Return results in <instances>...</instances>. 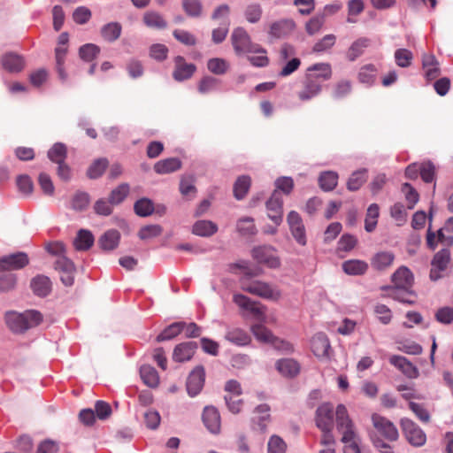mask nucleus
Listing matches in <instances>:
<instances>
[{
  "label": "nucleus",
  "instance_id": "b1692460",
  "mask_svg": "<svg viewBox=\"0 0 453 453\" xmlns=\"http://www.w3.org/2000/svg\"><path fill=\"white\" fill-rule=\"evenodd\" d=\"M395 260V255L391 251L377 252L371 259V265L377 271H384L389 268Z\"/></svg>",
  "mask_w": 453,
  "mask_h": 453
},
{
  "label": "nucleus",
  "instance_id": "ddd939ff",
  "mask_svg": "<svg viewBox=\"0 0 453 453\" xmlns=\"http://www.w3.org/2000/svg\"><path fill=\"white\" fill-rule=\"evenodd\" d=\"M253 257L260 264L266 265L270 268L280 266V259L275 256L274 250L271 246H260L252 250Z\"/></svg>",
  "mask_w": 453,
  "mask_h": 453
},
{
  "label": "nucleus",
  "instance_id": "a18cd8bd",
  "mask_svg": "<svg viewBox=\"0 0 453 453\" xmlns=\"http://www.w3.org/2000/svg\"><path fill=\"white\" fill-rule=\"evenodd\" d=\"M237 231L243 236H252L257 234L254 219L251 217L240 219L236 224Z\"/></svg>",
  "mask_w": 453,
  "mask_h": 453
},
{
  "label": "nucleus",
  "instance_id": "f03ea898",
  "mask_svg": "<svg viewBox=\"0 0 453 453\" xmlns=\"http://www.w3.org/2000/svg\"><path fill=\"white\" fill-rule=\"evenodd\" d=\"M8 327L14 333H23L38 326L42 321V315L35 310H28L23 313L9 311L5 315Z\"/></svg>",
  "mask_w": 453,
  "mask_h": 453
},
{
  "label": "nucleus",
  "instance_id": "aec40b11",
  "mask_svg": "<svg viewBox=\"0 0 453 453\" xmlns=\"http://www.w3.org/2000/svg\"><path fill=\"white\" fill-rule=\"evenodd\" d=\"M311 350L319 358H328L330 342L324 333L316 334L311 342Z\"/></svg>",
  "mask_w": 453,
  "mask_h": 453
},
{
  "label": "nucleus",
  "instance_id": "cd10ccee",
  "mask_svg": "<svg viewBox=\"0 0 453 453\" xmlns=\"http://www.w3.org/2000/svg\"><path fill=\"white\" fill-rule=\"evenodd\" d=\"M30 286L35 295L42 297L48 296L51 290L50 280L44 275H37L33 278Z\"/></svg>",
  "mask_w": 453,
  "mask_h": 453
},
{
  "label": "nucleus",
  "instance_id": "9b49d317",
  "mask_svg": "<svg viewBox=\"0 0 453 453\" xmlns=\"http://www.w3.org/2000/svg\"><path fill=\"white\" fill-rule=\"evenodd\" d=\"M173 63V78L176 81L180 82L190 79L196 71V65L188 63L182 56L175 57Z\"/></svg>",
  "mask_w": 453,
  "mask_h": 453
},
{
  "label": "nucleus",
  "instance_id": "a211bd4d",
  "mask_svg": "<svg viewBox=\"0 0 453 453\" xmlns=\"http://www.w3.org/2000/svg\"><path fill=\"white\" fill-rule=\"evenodd\" d=\"M197 343L195 342H185L177 344L173 352V360L178 363L189 361L197 349Z\"/></svg>",
  "mask_w": 453,
  "mask_h": 453
},
{
  "label": "nucleus",
  "instance_id": "f704fd0d",
  "mask_svg": "<svg viewBox=\"0 0 453 453\" xmlns=\"http://www.w3.org/2000/svg\"><path fill=\"white\" fill-rule=\"evenodd\" d=\"M185 326V322L172 323L157 336V342H160L173 339L184 330Z\"/></svg>",
  "mask_w": 453,
  "mask_h": 453
},
{
  "label": "nucleus",
  "instance_id": "c756f323",
  "mask_svg": "<svg viewBox=\"0 0 453 453\" xmlns=\"http://www.w3.org/2000/svg\"><path fill=\"white\" fill-rule=\"evenodd\" d=\"M422 65L427 80H434L440 75L439 63L434 55H424Z\"/></svg>",
  "mask_w": 453,
  "mask_h": 453
},
{
  "label": "nucleus",
  "instance_id": "6e6552de",
  "mask_svg": "<svg viewBox=\"0 0 453 453\" xmlns=\"http://www.w3.org/2000/svg\"><path fill=\"white\" fill-rule=\"evenodd\" d=\"M205 380V371L203 365L196 366L189 373L186 387L188 394L194 397L197 395L203 388Z\"/></svg>",
  "mask_w": 453,
  "mask_h": 453
},
{
  "label": "nucleus",
  "instance_id": "864d4df0",
  "mask_svg": "<svg viewBox=\"0 0 453 453\" xmlns=\"http://www.w3.org/2000/svg\"><path fill=\"white\" fill-rule=\"evenodd\" d=\"M108 166L106 158L96 159L88 169L87 175L89 179H97L103 175Z\"/></svg>",
  "mask_w": 453,
  "mask_h": 453
},
{
  "label": "nucleus",
  "instance_id": "79ce46f5",
  "mask_svg": "<svg viewBox=\"0 0 453 453\" xmlns=\"http://www.w3.org/2000/svg\"><path fill=\"white\" fill-rule=\"evenodd\" d=\"M251 180L248 175L240 176L234 185V195L237 200H242L248 193Z\"/></svg>",
  "mask_w": 453,
  "mask_h": 453
},
{
  "label": "nucleus",
  "instance_id": "3c124183",
  "mask_svg": "<svg viewBox=\"0 0 453 453\" xmlns=\"http://www.w3.org/2000/svg\"><path fill=\"white\" fill-rule=\"evenodd\" d=\"M378 217L379 206L376 203H372L367 209L365 220V228L368 233H371L375 229Z\"/></svg>",
  "mask_w": 453,
  "mask_h": 453
},
{
  "label": "nucleus",
  "instance_id": "774afa93",
  "mask_svg": "<svg viewBox=\"0 0 453 453\" xmlns=\"http://www.w3.org/2000/svg\"><path fill=\"white\" fill-rule=\"evenodd\" d=\"M286 448L285 441L280 436H271L267 444L268 453H285Z\"/></svg>",
  "mask_w": 453,
  "mask_h": 453
},
{
  "label": "nucleus",
  "instance_id": "f8f14e48",
  "mask_svg": "<svg viewBox=\"0 0 453 453\" xmlns=\"http://www.w3.org/2000/svg\"><path fill=\"white\" fill-rule=\"evenodd\" d=\"M287 221L295 240L302 246L306 245L305 227L300 215L291 211L287 217Z\"/></svg>",
  "mask_w": 453,
  "mask_h": 453
},
{
  "label": "nucleus",
  "instance_id": "39448f33",
  "mask_svg": "<svg viewBox=\"0 0 453 453\" xmlns=\"http://www.w3.org/2000/svg\"><path fill=\"white\" fill-rule=\"evenodd\" d=\"M233 302L242 311H249L256 319L265 321V306L242 294H234Z\"/></svg>",
  "mask_w": 453,
  "mask_h": 453
},
{
  "label": "nucleus",
  "instance_id": "052dcab7",
  "mask_svg": "<svg viewBox=\"0 0 453 453\" xmlns=\"http://www.w3.org/2000/svg\"><path fill=\"white\" fill-rule=\"evenodd\" d=\"M308 72H319V73L314 75L317 80L321 78L324 81H327L332 76L331 65L328 63H318L310 66Z\"/></svg>",
  "mask_w": 453,
  "mask_h": 453
},
{
  "label": "nucleus",
  "instance_id": "bb28decb",
  "mask_svg": "<svg viewBox=\"0 0 453 453\" xmlns=\"http://www.w3.org/2000/svg\"><path fill=\"white\" fill-rule=\"evenodd\" d=\"M182 163L178 157H169L157 161L154 171L158 174H168L181 168Z\"/></svg>",
  "mask_w": 453,
  "mask_h": 453
},
{
  "label": "nucleus",
  "instance_id": "0e129e2a",
  "mask_svg": "<svg viewBox=\"0 0 453 453\" xmlns=\"http://www.w3.org/2000/svg\"><path fill=\"white\" fill-rule=\"evenodd\" d=\"M336 37L334 35H326L313 45L312 51L317 53L324 52L331 49L334 45Z\"/></svg>",
  "mask_w": 453,
  "mask_h": 453
},
{
  "label": "nucleus",
  "instance_id": "a878e982",
  "mask_svg": "<svg viewBox=\"0 0 453 453\" xmlns=\"http://www.w3.org/2000/svg\"><path fill=\"white\" fill-rule=\"evenodd\" d=\"M371 44V40L366 37H360L354 41L347 50L346 57L349 61L353 62L361 57L365 50Z\"/></svg>",
  "mask_w": 453,
  "mask_h": 453
},
{
  "label": "nucleus",
  "instance_id": "e2e57ef3",
  "mask_svg": "<svg viewBox=\"0 0 453 453\" xmlns=\"http://www.w3.org/2000/svg\"><path fill=\"white\" fill-rule=\"evenodd\" d=\"M173 35L178 42L186 46H194L197 42L196 36L186 30L175 29Z\"/></svg>",
  "mask_w": 453,
  "mask_h": 453
},
{
  "label": "nucleus",
  "instance_id": "ea45409f",
  "mask_svg": "<svg viewBox=\"0 0 453 453\" xmlns=\"http://www.w3.org/2000/svg\"><path fill=\"white\" fill-rule=\"evenodd\" d=\"M67 53V45L65 46H57L55 49V58H56V68L58 73L59 78L62 81H65L67 78V73L64 69V64L65 56Z\"/></svg>",
  "mask_w": 453,
  "mask_h": 453
},
{
  "label": "nucleus",
  "instance_id": "5fc2aeb1",
  "mask_svg": "<svg viewBox=\"0 0 453 453\" xmlns=\"http://www.w3.org/2000/svg\"><path fill=\"white\" fill-rule=\"evenodd\" d=\"M220 81L211 76H204L198 84V91L201 94H207L218 89Z\"/></svg>",
  "mask_w": 453,
  "mask_h": 453
},
{
  "label": "nucleus",
  "instance_id": "f3484780",
  "mask_svg": "<svg viewBox=\"0 0 453 453\" xmlns=\"http://www.w3.org/2000/svg\"><path fill=\"white\" fill-rule=\"evenodd\" d=\"M296 27V22L292 19H281L270 25L269 35L275 39L285 38L293 33Z\"/></svg>",
  "mask_w": 453,
  "mask_h": 453
},
{
  "label": "nucleus",
  "instance_id": "393cba45",
  "mask_svg": "<svg viewBox=\"0 0 453 453\" xmlns=\"http://www.w3.org/2000/svg\"><path fill=\"white\" fill-rule=\"evenodd\" d=\"M225 339L237 346H246L251 342L250 334L239 327L229 328L225 334Z\"/></svg>",
  "mask_w": 453,
  "mask_h": 453
},
{
  "label": "nucleus",
  "instance_id": "e433bc0d",
  "mask_svg": "<svg viewBox=\"0 0 453 453\" xmlns=\"http://www.w3.org/2000/svg\"><path fill=\"white\" fill-rule=\"evenodd\" d=\"M142 381L150 388H157L159 384V376L156 369L150 365H142L140 369Z\"/></svg>",
  "mask_w": 453,
  "mask_h": 453
},
{
  "label": "nucleus",
  "instance_id": "7c9ffc66",
  "mask_svg": "<svg viewBox=\"0 0 453 453\" xmlns=\"http://www.w3.org/2000/svg\"><path fill=\"white\" fill-rule=\"evenodd\" d=\"M387 296L398 302L412 304L415 303V293L411 288H389L387 290Z\"/></svg>",
  "mask_w": 453,
  "mask_h": 453
},
{
  "label": "nucleus",
  "instance_id": "dca6fc26",
  "mask_svg": "<svg viewBox=\"0 0 453 453\" xmlns=\"http://www.w3.org/2000/svg\"><path fill=\"white\" fill-rule=\"evenodd\" d=\"M316 425L320 430L333 429L334 407L329 403H324L316 411Z\"/></svg>",
  "mask_w": 453,
  "mask_h": 453
},
{
  "label": "nucleus",
  "instance_id": "2f4dec72",
  "mask_svg": "<svg viewBox=\"0 0 453 453\" xmlns=\"http://www.w3.org/2000/svg\"><path fill=\"white\" fill-rule=\"evenodd\" d=\"M218 231V226L211 220H198L193 225L194 234L202 237H210Z\"/></svg>",
  "mask_w": 453,
  "mask_h": 453
},
{
  "label": "nucleus",
  "instance_id": "13d9d810",
  "mask_svg": "<svg viewBox=\"0 0 453 453\" xmlns=\"http://www.w3.org/2000/svg\"><path fill=\"white\" fill-rule=\"evenodd\" d=\"M335 416L338 430H343V428L347 426L349 427L353 425L352 421L349 418L347 409L343 404H339L337 406Z\"/></svg>",
  "mask_w": 453,
  "mask_h": 453
},
{
  "label": "nucleus",
  "instance_id": "603ef678",
  "mask_svg": "<svg viewBox=\"0 0 453 453\" xmlns=\"http://www.w3.org/2000/svg\"><path fill=\"white\" fill-rule=\"evenodd\" d=\"M366 170H358L354 172L347 182V188L350 191H356L366 181Z\"/></svg>",
  "mask_w": 453,
  "mask_h": 453
},
{
  "label": "nucleus",
  "instance_id": "338daca9",
  "mask_svg": "<svg viewBox=\"0 0 453 453\" xmlns=\"http://www.w3.org/2000/svg\"><path fill=\"white\" fill-rule=\"evenodd\" d=\"M182 7L185 12L190 17H199L203 10L202 4L199 0H183Z\"/></svg>",
  "mask_w": 453,
  "mask_h": 453
},
{
  "label": "nucleus",
  "instance_id": "72a5a7b5",
  "mask_svg": "<svg viewBox=\"0 0 453 453\" xmlns=\"http://www.w3.org/2000/svg\"><path fill=\"white\" fill-rule=\"evenodd\" d=\"M342 266L343 272L349 275H361L368 269L367 263L359 259H349L344 261Z\"/></svg>",
  "mask_w": 453,
  "mask_h": 453
},
{
  "label": "nucleus",
  "instance_id": "473e14b6",
  "mask_svg": "<svg viewBox=\"0 0 453 453\" xmlns=\"http://www.w3.org/2000/svg\"><path fill=\"white\" fill-rule=\"evenodd\" d=\"M119 233L117 230H109L105 232L98 240V245L105 251L114 250L119 242Z\"/></svg>",
  "mask_w": 453,
  "mask_h": 453
},
{
  "label": "nucleus",
  "instance_id": "6ab92c4d",
  "mask_svg": "<svg viewBox=\"0 0 453 453\" xmlns=\"http://www.w3.org/2000/svg\"><path fill=\"white\" fill-rule=\"evenodd\" d=\"M1 65L9 73H19L25 67V59L21 55L7 52L1 57Z\"/></svg>",
  "mask_w": 453,
  "mask_h": 453
},
{
  "label": "nucleus",
  "instance_id": "7ed1b4c3",
  "mask_svg": "<svg viewBox=\"0 0 453 453\" xmlns=\"http://www.w3.org/2000/svg\"><path fill=\"white\" fill-rule=\"evenodd\" d=\"M231 42L236 54L266 53L259 44L253 43L243 27H236L231 35Z\"/></svg>",
  "mask_w": 453,
  "mask_h": 453
},
{
  "label": "nucleus",
  "instance_id": "4be33fe9",
  "mask_svg": "<svg viewBox=\"0 0 453 453\" xmlns=\"http://www.w3.org/2000/svg\"><path fill=\"white\" fill-rule=\"evenodd\" d=\"M389 362L409 378H417L418 376L417 367L403 356L394 355L389 358Z\"/></svg>",
  "mask_w": 453,
  "mask_h": 453
},
{
  "label": "nucleus",
  "instance_id": "4d7b16f0",
  "mask_svg": "<svg viewBox=\"0 0 453 453\" xmlns=\"http://www.w3.org/2000/svg\"><path fill=\"white\" fill-rule=\"evenodd\" d=\"M376 74V67L368 64L360 68L358 73V80L361 83L371 85L374 82Z\"/></svg>",
  "mask_w": 453,
  "mask_h": 453
},
{
  "label": "nucleus",
  "instance_id": "0eeeda50",
  "mask_svg": "<svg viewBox=\"0 0 453 453\" xmlns=\"http://www.w3.org/2000/svg\"><path fill=\"white\" fill-rule=\"evenodd\" d=\"M401 427L406 440L412 446L421 447L426 443V435L425 432L411 419L402 418Z\"/></svg>",
  "mask_w": 453,
  "mask_h": 453
},
{
  "label": "nucleus",
  "instance_id": "8fccbe9b",
  "mask_svg": "<svg viewBox=\"0 0 453 453\" xmlns=\"http://www.w3.org/2000/svg\"><path fill=\"white\" fill-rule=\"evenodd\" d=\"M207 68L214 74L222 75L227 72L229 64L224 58H212L208 60Z\"/></svg>",
  "mask_w": 453,
  "mask_h": 453
},
{
  "label": "nucleus",
  "instance_id": "09e8293b",
  "mask_svg": "<svg viewBox=\"0 0 453 453\" xmlns=\"http://www.w3.org/2000/svg\"><path fill=\"white\" fill-rule=\"evenodd\" d=\"M129 193V185L127 183H121L116 188H114L110 196V203L117 205L122 203Z\"/></svg>",
  "mask_w": 453,
  "mask_h": 453
},
{
  "label": "nucleus",
  "instance_id": "37998d69",
  "mask_svg": "<svg viewBox=\"0 0 453 453\" xmlns=\"http://www.w3.org/2000/svg\"><path fill=\"white\" fill-rule=\"evenodd\" d=\"M243 14L249 23L256 24L261 19L263 14L262 6L258 3H250L245 7Z\"/></svg>",
  "mask_w": 453,
  "mask_h": 453
},
{
  "label": "nucleus",
  "instance_id": "c03bdc74",
  "mask_svg": "<svg viewBox=\"0 0 453 453\" xmlns=\"http://www.w3.org/2000/svg\"><path fill=\"white\" fill-rule=\"evenodd\" d=\"M319 182L324 191L333 190L338 182V174L333 171H326L319 175Z\"/></svg>",
  "mask_w": 453,
  "mask_h": 453
},
{
  "label": "nucleus",
  "instance_id": "58836bf2",
  "mask_svg": "<svg viewBox=\"0 0 453 453\" xmlns=\"http://www.w3.org/2000/svg\"><path fill=\"white\" fill-rule=\"evenodd\" d=\"M121 29L119 23L110 22L101 28V35L105 41L111 42L119 38Z\"/></svg>",
  "mask_w": 453,
  "mask_h": 453
},
{
  "label": "nucleus",
  "instance_id": "680f3d73",
  "mask_svg": "<svg viewBox=\"0 0 453 453\" xmlns=\"http://www.w3.org/2000/svg\"><path fill=\"white\" fill-rule=\"evenodd\" d=\"M99 52V47L93 43H87L81 46L79 50L81 58L87 62L92 61Z\"/></svg>",
  "mask_w": 453,
  "mask_h": 453
},
{
  "label": "nucleus",
  "instance_id": "c9c22d12",
  "mask_svg": "<svg viewBox=\"0 0 453 453\" xmlns=\"http://www.w3.org/2000/svg\"><path fill=\"white\" fill-rule=\"evenodd\" d=\"M94 243V236L90 231L81 229L73 241L77 250H88Z\"/></svg>",
  "mask_w": 453,
  "mask_h": 453
},
{
  "label": "nucleus",
  "instance_id": "bf43d9fd",
  "mask_svg": "<svg viewBox=\"0 0 453 453\" xmlns=\"http://www.w3.org/2000/svg\"><path fill=\"white\" fill-rule=\"evenodd\" d=\"M351 82L347 80L338 81L332 91V96L334 99H342L347 96L351 91Z\"/></svg>",
  "mask_w": 453,
  "mask_h": 453
},
{
  "label": "nucleus",
  "instance_id": "c85d7f7f",
  "mask_svg": "<svg viewBox=\"0 0 453 453\" xmlns=\"http://www.w3.org/2000/svg\"><path fill=\"white\" fill-rule=\"evenodd\" d=\"M276 369L285 377H295L300 372L299 364L292 358L280 359L276 363Z\"/></svg>",
  "mask_w": 453,
  "mask_h": 453
},
{
  "label": "nucleus",
  "instance_id": "4468645a",
  "mask_svg": "<svg viewBox=\"0 0 453 453\" xmlns=\"http://www.w3.org/2000/svg\"><path fill=\"white\" fill-rule=\"evenodd\" d=\"M322 90L321 82L313 74H307L303 83V89L297 94L301 101H309L319 96Z\"/></svg>",
  "mask_w": 453,
  "mask_h": 453
},
{
  "label": "nucleus",
  "instance_id": "49530a36",
  "mask_svg": "<svg viewBox=\"0 0 453 453\" xmlns=\"http://www.w3.org/2000/svg\"><path fill=\"white\" fill-rule=\"evenodd\" d=\"M250 329L255 338L261 342L271 344L274 339L273 333L262 324L253 325Z\"/></svg>",
  "mask_w": 453,
  "mask_h": 453
},
{
  "label": "nucleus",
  "instance_id": "9d476101",
  "mask_svg": "<svg viewBox=\"0 0 453 453\" xmlns=\"http://www.w3.org/2000/svg\"><path fill=\"white\" fill-rule=\"evenodd\" d=\"M265 205L268 218L279 226L283 219V201L280 192L274 190Z\"/></svg>",
  "mask_w": 453,
  "mask_h": 453
},
{
  "label": "nucleus",
  "instance_id": "69168bd1",
  "mask_svg": "<svg viewBox=\"0 0 453 453\" xmlns=\"http://www.w3.org/2000/svg\"><path fill=\"white\" fill-rule=\"evenodd\" d=\"M180 192L183 196L196 194L195 177L193 175H184L180 181Z\"/></svg>",
  "mask_w": 453,
  "mask_h": 453
},
{
  "label": "nucleus",
  "instance_id": "f257e3e1",
  "mask_svg": "<svg viewBox=\"0 0 453 453\" xmlns=\"http://www.w3.org/2000/svg\"><path fill=\"white\" fill-rule=\"evenodd\" d=\"M259 272H247L240 280L241 288L253 296H259L266 300H278L281 294L280 291L273 285L262 281L251 280L252 276H257Z\"/></svg>",
  "mask_w": 453,
  "mask_h": 453
},
{
  "label": "nucleus",
  "instance_id": "de8ad7c7",
  "mask_svg": "<svg viewBox=\"0 0 453 453\" xmlns=\"http://www.w3.org/2000/svg\"><path fill=\"white\" fill-rule=\"evenodd\" d=\"M90 197L86 192H76L71 200V208L76 211L86 210L89 204Z\"/></svg>",
  "mask_w": 453,
  "mask_h": 453
},
{
  "label": "nucleus",
  "instance_id": "5701e85b",
  "mask_svg": "<svg viewBox=\"0 0 453 453\" xmlns=\"http://www.w3.org/2000/svg\"><path fill=\"white\" fill-rule=\"evenodd\" d=\"M449 259L450 252L449 249H441L434 255L432 260L433 269L430 273V277L432 280H437L439 278L438 275H435V270L437 269L438 271H444L447 268Z\"/></svg>",
  "mask_w": 453,
  "mask_h": 453
},
{
  "label": "nucleus",
  "instance_id": "423d86ee",
  "mask_svg": "<svg viewBox=\"0 0 453 453\" xmlns=\"http://www.w3.org/2000/svg\"><path fill=\"white\" fill-rule=\"evenodd\" d=\"M233 302L242 311H249L256 319L265 321V306L242 294H234Z\"/></svg>",
  "mask_w": 453,
  "mask_h": 453
},
{
  "label": "nucleus",
  "instance_id": "412c9836",
  "mask_svg": "<svg viewBox=\"0 0 453 453\" xmlns=\"http://www.w3.org/2000/svg\"><path fill=\"white\" fill-rule=\"evenodd\" d=\"M203 421L207 429L212 434H219L220 431V415L213 406H206L203 413Z\"/></svg>",
  "mask_w": 453,
  "mask_h": 453
},
{
  "label": "nucleus",
  "instance_id": "2eb2a0df",
  "mask_svg": "<svg viewBox=\"0 0 453 453\" xmlns=\"http://www.w3.org/2000/svg\"><path fill=\"white\" fill-rule=\"evenodd\" d=\"M394 286L383 287V290H389V288H411L413 284V274L411 270L406 266L399 267L391 276Z\"/></svg>",
  "mask_w": 453,
  "mask_h": 453
},
{
  "label": "nucleus",
  "instance_id": "1a4fd4ad",
  "mask_svg": "<svg viewBox=\"0 0 453 453\" xmlns=\"http://www.w3.org/2000/svg\"><path fill=\"white\" fill-rule=\"evenodd\" d=\"M29 263V258L25 252H17L0 257V272L13 271L24 268Z\"/></svg>",
  "mask_w": 453,
  "mask_h": 453
},
{
  "label": "nucleus",
  "instance_id": "4c0bfd02",
  "mask_svg": "<svg viewBox=\"0 0 453 453\" xmlns=\"http://www.w3.org/2000/svg\"><path fill=\"white\" fill-rule=\"evenodd\" d=\"M144 24L152 28L164 29L167 27V22L164 19L163 16L157 12H147L143 15Z\"/></svg>",
  "mask_w": 453,
  "mask_h": 453
},
{
  "label": "nucleus",
  "instance_id": "6e6d98bb",
  "mask_svg": "<svg viewBox=\"0 0 453 453\" xmlns=\"http://www.w3.org/2000/svg\"><path fill=\"white\" fill-rule=\"evenodd\" d=\"M134 210L138 216L147 217L152 214L154 206L150 199L141 198L134 203Z\"/></svg>",
  "mask_w": 453,
  "mask_h": 453
},
{
  "label": "nucleus",
  "instance_id": "a19ab883",
  "mask_svg": "<svg viewBox=\"0 0 453 453\" xmlns=\"http://www.w3.org/2000/svg\"><path fill=\"white\" fill-rule=\"evenodd\" d=\"M67 156V150L64 143H55L48 151L49 159L56 164L64 163Z\"/></svg>",
  "mask_w": 453,
  "mask_h": 453
},
{
  "label": "nucleus",
  "instance_id": "20e7f679",
  "mask_svg": "<svg viewBox=\"0 0 453 453\" xmlns=\"http://www.w3.org/2000/svg\"><path fill=\"white\" fill-rule=\"evenodd\" d=\"M371 419L374 428L372 432L377 435L380 434L390 441H395L398 439V430L389 419L377 413H373Z\"/></svg>",
  "mask_w": 453,
  "mask_h": 453
}]
</instances>
